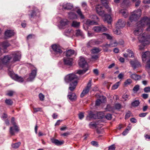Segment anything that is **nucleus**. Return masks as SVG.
<instances>
[{"instance_id": "1", "label": "nucleus", "mask_w": 150, "mask_h": 150, "mask_svg": "<svg viewBox=\"0 0 150 150\" xmlns=\"http://www.w3.org/2000/svg\"><path fill=\"white\" fill-rule=\"evenodd\" d=\"M146 25L148 26L146 29L147 31H150V18L144 17L137 23V28L134 32V34L138 35L142 33L143 32V27Z\"/></svg>"}, {"instance_id": "2", "label": "nucleus", "mask_w": 150, "mask_h": 150, "mask_svg": "<svg viewBox=\"0 0 150 150\" xmlns=\"http://www.w3.org/2000/svg\"><path fill=\"white\" fill-rule=\"evenodd\" d=\"M78 77L75 74H71L66 76L64 78L66 82L68 83L70 81H74L70 83L69 89L71 91H73L76 88L77 84V81Z\"/></svg>"}, {"instance_id": "3", "label": "nucleus", "mask_w": 150, "mask_h": 150, "mask_svg": "<svg viewBox=\"0 0 150 150\" xmlns=\"http://www.w3.org/2000/svg\"><path fill=\"white\" fill-rule=\"evenodd\" d=\"M139 42L141 44L139 45V49L142 50L144 49L146 45L150 43V35H148L146 33L140 35L138 37Z\"/></svg>"}, {"instance_id": "4", "label": "nucleus", "mask_w": 150, "mask_h": 150, "mask_svg": "<svg viewBox=\"0 0 150 150\" xmlns=\"http://www.w3.org/2000/svg\"><path fill=\"white\" fill-rule=\"evenodd\" d=\"M79 64L80 67L84 69L82 70H79L77 72V74L79 75L83 74L85 73L88 69V65L83 57H80V60L79 62Z\"/></svg>"}, {"instance_id": "5", "label": "nucleus", "mask_w": 150, "mask_h": 150, "mask_svg": "<svg viewBox=\"0 0 150 150\" xmlns=\"http://www.w3.org/2000/svg\"><path fill=\"white\" fill-rule=\"evenodd\" d=\"M125 24L126 22L123 19H119L116 24L115 26L117 29L114 31V33L117 35L120 34L121 32L120 30L117 29H119L124 27L125 25Z\"/></svg>"}, {"instance_id": "6", "label": "nucleus", "mask_w": 150, "mask_h": 150, "mask_svg": "<svg viewBox=\"0 0 150 150\" xmlns=\"http://www.w3.org/2000/svg\"><path fill=\"white\" fill-rule=\"evenodd\" d=\"M141 11L140 9H137L132 12L129 18V20L130 21L132 22L133 21L138 20L141 16Z\"/></svg>"}, {"instance_id": "7", "label": "nucleus", "mask_w": 150, "mask_h": 150, "mask_svg": "<svg viewBox=\"0 0 150 150\" xmlns=\"http://www.w3.org/2000/svg\"><path fill=\"white\" fill-rule=\"evenodd\" d=\"M142 58L144 62H145L147 59H149L146 62V68L148 69H150V52L149 51L145 52L142 55Z\"/></svg>"}, {"instance_id": "8", "label": "nucleus", "mask_w": 150, "mask_h": 150, "mask_svg": "<svg viewBox=\"0 0 150 150\" xmlns=\"http://www.w3.org/2000/svg\"><path fill=\"white\" fill-rule=\"evenodd\" d=\"M11 122L13 126L11 127L10 128L9 132L11 135H14L15 132H18L19 131L18 127L16 125V123L15 122V118L12 117L11 118Z\"/></svg>"}, {"instance_id": "9", "label": "nucleus", "mask_w": 150, "mask_h": 150, "mask_svg": "<svg viewBox=\"0 0 150 150\" xmlns=\"http://www.w3.org/2000/svg\"><path fill=\"white\" fill-rule=\"evenodd\" d=\"M52 47L53 51V54L56 56H59L62 52V50L60 47L56 45H52Z\"/></svg>"}, {"instance_id": "10", "label": "nucleus", "mask_w": 150, "mask_h": 150, "mask_svg": "<svg viewBox=\"0 0 150 150\" xmlns=\"http://www.w3.org/2000/svg\"><path fill=\"white\" fill-rule=\"evenodd\" d=\"M92 80H89L88 83H87L86 86L83 90V91L81 93L80 96L81 97H83L85 95L87 94L91 88V86Z\"/></svg>"}, {"instance_id": "11", "label": "nucleus", "mask_w": 150, "mask_h": 150, "mask_svg": "<svg viewBox=\"0 0 150 150\" xmlns=\"http://www.w3.org/2000/svg\"><path fill=\"white\" fill-rule=\"evenodd\" d=\"M93 30L95 32L99 33L100 32H105L107 30V29L103 25L100 26H95L93 28Z\"/></svg>"}, {"instance_id": "12", "label": "nucleus", "mask_w": 150, "mask_h": 150, "mask_svg": "<svg viewBox=\"0 0 150 150\" xmlns=\"http://www.w3.org/2000/svg\"><path fill=\"white\" fill-rule=\"evenodd\" d=\"M96 10L97 13L101 16H103L105 15V12L104 10V8L101 5H98L96 7Z\"/></svg>"}, {"instance_id": "13", "label": "nucleus", "mask_w": 150, "mask_h": 150, "mask_svg": "<svg viewBox=\"0 0 150 150\" xmlns=\"http://www.w3.org/2000/svg\"><path fill=\"white\" fill-rule=\"evenodd\" d=\"M100 114L102 113L99 112L97 114H96L93 113L92 111H90L88 113V115L87 116L86 119L87 120L90 121L91 119L92 118L96 119L99 118L98 115H100Z\"/></svg>"}, {"instance_id": "14", "label": "nucleus", "mask_w": 150, "mask_h": 150, "mask_svg": "<svg viewBox=\"0 0 150 150\" xmlns=\"http://www.w3.org/2000/svg\"><path fill=\"white\" fill-rule=\"evenodd\" d=\"M37 69L35 68V69L32 71L29 75V77L27 79L28 81H32L34 79L37 74Z\"/></svg>"}, {"instance_id": "15", "label": "nucleus", "mask_w": 150, "mask_h": 150, "mask_svg": "<svg viewBox=\"0 0 150 150\" xmlns=\"http://www.w3.org/2000/svg\"><path fill=\"white\" fill-rule=\"evenodd\" d=\"M14 33L13 31L7 30L4 33V38L7 39L9 38L14 35Z\"/></svg>"}, {"instance_id": "16", "label": "nucleus", "mask_w": 150, "mask_h": 150, "mask_svg": "<svg viewBox=\"0 0 150 150\" xmlns=\"http://www.w3.org/2000/svg\"><path fill=\"white\" fill-rule=\"evenodd\" d=\"M12 55L14 57L13 59V61L15 62L20 60L21 55V52L18 51L14 52L12 54Z\"/></svg>"}, {"instance_id": "17", "label": "nucleus", "mask_w": 150, "mask_h": 150, "mask_svg": "<svg viewBox=\"0 0 150 150\" xmlns=\"http://www.w3.org/2000/svg\"><path fill=\"white\" fill-rule=\"evenodd\" d=\"M31 12L30 14H29V18L30 19L34 18L37 16V14L38 13V10L36 8H34L33 10L31 11H29Z\"/></svg>"}, {"instance_id": "18", "label": "nucleus", "mask_w": 150, "mask_h": 150, "mask_svg": "<svg viewBox=\"0 0 150 150\" xmlns=\"http://www.w3.org/2000/svg\"><path fill=\"white\" fill-rule=\"evenodd\" d=\"M130 63L132 67L134 69H135L137 67L140 66V63L137 60L130 61Z\"/></svg>"}, {"instance_id": "19", "label": "nucleus", "mask_w": 150, "mask_h": 150, "mask_svg": "<svg viewBox=\"0 0 150 150\" xmlns=\"http://www.w3.org/2000/svg\"><path fill=\"white\" fill-rule=\"evenodd\" d=\"M12 57L10 55H6L2 59H1V60L2 64H6L8 63L11 59Z\"/></svg>"}, {"instance_id": "20", "label": "nucleus", "mask_w": 150, "mask_h": 150, "mask_svg": "<svg viewBox=\"0 0 150 150\" xmlns=\"http://www.w3.org/2000/svg\"><path fill=\"white\" fill-rule=\"evenodd\" d=\"M117 42L116 41L115 42H111L109 44H106L104 46V47L106 48V49L105 50V51H107L108 50V48L109 47H115L117 46Z\"/></svg>"}, {"instance_id": "21", "label": "nucleus", "mask_w": 150, "mask_h": 150, "mask_svg": "<svg viewBox=\"0 0 150 150\" xmlns=\"http://www.w3.org/2000/svg\"><path fill=\"white\" fill-rule=\"evenodd\" d=\"M101 2L109 12L111 11V9L108 5V2L107 0H101Z\"/></svg>"}, {"instance_id": "22", "label": "nucleus", "mask_w": 150, "mask_h": 150, "mask_svg": "<svg viewBox=\"0 0 150 150\" xmlns=\"http://www.w3.org/2000/svg\"><path fill=\"white\" fill-rule=\"evenodd\" d=\"M67 96L68 98L72 101L75 100L76 99V96L75 93H69Z\"/></svg>"}, {"instance_id": "23", "label": "nucleus", "mask_w": 150, "mask_h": 150, "mask_svg": "<svg viewBox=\"0 0 150 150\" xmlns=\"http://www.w3.org/2000/svg\"><path fill=\"white\" fill-rule=\"evenodd\" d=\"M12 78L15 80L19 82H23L24 81L23 79V78L19 76L17 74H13L12 75Z\"/></svg>"}, {"instance_id": "24", "label": "nucleus", "mask_w": 150, "mask_h": 150, "mask_svg": "<svg viewBox=\"0 0 150 150\" xmlns=\"http://www.w3.org/2000/svg\"><path fill=\"white\" fill-rule=\"evenodd\" d=\"M64 64L65 65H67L69 66H72V59H71L64 58L63 59Z\"/></svg>"}, {"instance_id": "25", "label": "nucleus", "mask_w": 150, "mask_h": 150, "mask_svg": "<svg viewBox=\"0 0 150 150\" xmlns=\"http://www.w3.org/2000/svg\"><path fill=\"white\" fill-rule=\"evenodd\" d=\"M130 77L135 81H137L140 80L141 79V76L136 74H133L131 75Z\"/></svg>"}, {"instance_id": "26", "label": "nucleus", "mask_w": 150, "mask_h": 150, "mask_svg": "<svg viewBox=\"0 0 150 150\" xmlns=\"http://www.w3.org/2000/svg\"><path fill=\"white\" fill-rule=\"evenodd\" d=\"M62 7L63 8L65 9L70 10L73 8V5L71 3H67L63 4Z\"/></svg>"}, {"instance_id": "27", "label": "nucleus", "mask_w": 150, "mask_h": 150, "mask_svg": "<svg viewBox=\"0 0 150 150\" xmlns=\"http://www.w3.org/2000/svg\"><path fill=\"white\" fill-rule=\"evenodd\" d=\"M98 44V41L95 39H93L90 40L87 43V45L88 47H92L93 46Z\"/></svg>"}, {"instance_id": "28", "label": "nucleus", "mask_w": 150, "mask_h": 150, "mask_svg": "<svg viewBox=\"0 0 150 150\" xmlns=\"http://www.w3.org/2000/svg\"><path fill=\"white\" fill-rule=\"evenodd\" d=\"M105 17L104 21H106L108 23H110L112 21V18L111 16L109 14H106L105 13L104 16H102Z\"/></svg>"}, {"instance_id": "29", "label": "nucleus", "mask_w": 150, "mask_h": 150, "mask_svg": "<svg viewBox=\"0 0 150 150\" xmlns=\"http://www.w3.org/2000/svg\"><path fill=\"white\" fill-rule=\"evenodd\" d=\"M51 141L52 143L54 144L57 146L61 145L64 143V141H59L57 139H52Z\"/></svg>"}, {"instance_id": "30", "label": "nucleus", "mask_w": 150, "mask_h": 150, "mask_svg": "<svg viewBox=\"0 0 150 150\" xmlns=\"http://www.w3.org/2000/svg\"><path fill=\"white\" fill-rule=\"evenodd\" d=\"M69 18L71 19H76L77 18V15L73 12H70L68 13Z\"/></svg>"}, {"instance_id": "31", "label": "nucleus", "mask_w": 150, "mask_h": 150, "mask_svg": "<svg viewBox=\"0 0 150 150\" xmlns=\"http://www.w3.org/2000/svg\"><path fill=\"white\" fill-rule=\"evenodd\" d=\"M74 52L75 51L73 50L70 49L66 51V56L68 57H69L73 55Z\"/></svg>"}, {"instance_id": "32", "label": "nucleus", "mask_w": 150, "mask_h": 150, "mask_svg": "<svg viewBox=\"0 0 150 150\" xmlns=\"http://www.w3.org/2000/svg\"><path fill=\"white\" fill-rule=\"evenodd\" d=\"M1 45L3 48L6 49L10 45V44L8 41H5L1 43Z\"/></svg>"}, {"instance_id": "33", "label": "nucleus", "mask_w": 150, "mask_h": 150, "mask_svg": "<svg viewBox=\"0 0 150 150\" xmlns=\"http://www.w3.org/2000/svg\"><path fill=\"white\" fill-rule=\"evenodd\" d=\"M101 50L98 48L94 47L93 49L91 50V51L92 54H97L100 52Z\"/></svg>"}, {"instance_id": "34", "label": "nucleus", "mask_w": 150, "mask_h": 150, "mask_svg": "<svg viewBox=\"0 0 150 150\" xmlns=\"http://www.w3.org/2000/svg\"><path fill=\"white\" fill-rule=\"evenodd\" d=\"M68 22V21L66 19H63L60 21L61 25L62 26H64L67 25Z\"/></svg>"}, {"instance_id": "35", "label": "nucleus", "mask_w": 150, "mask_h": 150, "mask_svg": "<svg viewBox=\"0 0 150 150\" xmlns=\"http://www.w3.org/2000/svg\"><path fill=\"white\" fill-rule=\"evenodd\" d=\"M86 23L89 25H97L98 24V23L95 21L92 20H91L89 19L87 20L86 21Z\"/></svg>"}, {"instance_id": "36", "label": "nucleus", "mask_w": 150, "mask_h": 150, "mask_svg": "<svg viewBox=\"0 0 150 150\" xmlns=\"http://www.w3.org/2000/svg\"><path fill=\"white\" fill-rule=\"evenodd\" d=\"M120 12L125 18H126L128 16V13L126 10L121 9L120 10Z\"/></svg>"}, {"instance_id": "37", "label": "nucleus", "mask_w": 150, "mask_h": 150, "mask_svg": "<svg viewBox=\"0 0 150 150\" xmlns=\"http://www.w3.org/2000/svg\"><path fill=\"white\" fill-rule=\"evenodd\" d=\"M105 109L106 111L113 112L114 110V108L111 106L110 105H107Z\"/></svg>"}, {"instance_id": "38", "label": "nucleus", "mask_w": 150, "mask_h": 150, "mask_svg": "<svg viewBox=\"0 0 150 150\" xmlns=\"http://www.w3.org/2000/svg\"><path fill=\"white\" fill-rule=\"evenodd\" d=\"M76 12L81 19H83L84 18V16L83 14L82 13L80 9H78L76 11Z\"/></svg>"}, {"instance_id": "39", "label": "nucleus", "mask_w": 150, "mask_h": 150, "mask_svg": "<svg viewBox=\"0 0 150 150\" xmlns=\"http://www.w3.org/2000/svg\"><path fill=\"white\" fill-rule=\"evenodd\" d=\"M21 142H19L17 143H13L11 145V146L14 149H17L19 147V146L21 145Z\"/></svg>"}, {"instance_id": "40", "label": "nucleus", "mask_w": 150, "mask_h": 150, "mask_svg": "<svg viewBox=\"0 0 150 150\" xmlns=\"http://www.w3.org/2000/svg\"><path fill=\"white\" fill-rule=\"evenodd\" d=\"M139 100H135L132 103L131 105L133 107H136L139 105Z\"/></svg>"}, {"instance_id": "41", "label": "nucleus", "mask_w": 150, "mask_h": 150, "mask_svg": "<svg viewBox=\"0 0 150 150\" xmlns=\"http://www.w3.org/2000/svg\"><path fill=\"white\" fill-rule=\"evenodd\" d=\"M5 103L7 105H11L13 103V102L12 100L11 99H6L5 100Z\"/></svg>"}, {"instance_id": "42", "label": "nucleus", "mask_w": 150, "mask_h": 150, "mask_svg": "<svg viewBox=\"0 0 150 150\" xmlns=\"http://www.w3.org/2000/svg\"><path fill=\"white\" fill-rule=\"evenodd\" d=\"M80 25V23L76 21H74L72 24V26L74 27L77 28Z\"/></svg>"}, {"instance_id": "43", "label": "nucleus", "mask_w": 150, "mask_h": 150, "mask_svg": "<svg viewBox=\"0 0 150 150\" xmlns=\"http://www.w3.org/2000/svg\"><path fill=\"white\" fill-rule=\"evenodd\" d=\"M90 18L95 21H99V18L97 16L95 15H91Z\"/></svg>"}, {"instance_id": "44", "label": "nucleus", "mask_w": 150, "mask_h": 150, "mask_svg": "<svg viewBox=\"0 0 150 150\" xmlns=\"http://www.w3.org/2000/svg\"><path fill=\"white\" fill-rule=\"evenodd\" d=\"M89 126L90 128H92L93 127L96 128L97 125L95 122H91L89 124Z\"/></svg>"}, {"instance_id": "45", "label": "nucleus", "mask_w": 150, "mask_h": 150, "mask_svg": "<svg viewBox=\"0 0 150 150\" xmlns=\"http://www.w3.org/2000/svg\"><path fill=\"white\" fill-rule=\"evenodd\" d=\"M120 83V81L117 82L116 83L114 84L112 87V88L113 90H115L118 87L119 84Z\"/></svg>"}, {"instance_id": "46", "label": "nucleus", "mask_w": 150, "mask_h": 150, "mask_svg": "<svg viewBox=\"0 0 150 150\" xmlns=\"http://www.w3.org/2000/svg\"><path fill=\"white\" fill-rule=\"evenodd\" d=\"M128 128H127L122 132V134L123 135L125 136L128 133L129 131L131 129V128L130 127H128Z\"/></svg>"}, {"instance_id": "47", "label": "nucleus", "mask_w": 150, "mask_h": 150, "mask_svg": "<svg viewBox=\"0 0 150 150\" xmlns=\"http://www.w3.org/2000/svg\"><path fill=\"white\" fill-rule=\"evenodd\" d=\"M132 82V80L130 79H127L124 83L125 86L129 85Z\"/></svg>"}, {"instance_id": "48", "label": "nucleus", "mask_w": 150, "mask_h": 150, "mask_svg": "<svg viewBox=\"0 0 150 150\" xmlns=\"http://www.w3.org/2000/svg\"><path fill=\"white\" fill-rule=\"evenodd\" d=\"M76 35L77 36H83V34L82 31L79 30H77Z\"/></svg>"}, {"instance_id": "49", "label": "nucleus", "mask_w": 150, "mask_h": 150, "mask_svg": "<svg viewBox=\"0 0 150 150\" xmlns=\"http://www.w3.org/2000/svg\"><path fill=\"white\" fill-rule=\"evenodd\" d=\"M121 105L120 103H116L115 105V109L117 110L120 109L121 107Z\"/></svg>"}, {"instance_id": "50", "label": "nucleus", "mask_w": 150, "mask_h": 150, "mask_svg": "<svg viewBox=\"0 0 150 150\" xmlns=\"http://www.w3.org/2000/svg\"><path fill=\"white\" fill-rule=\"evenodd\" d=\"M38 96L40 100L41 101L44 100L45 96H44L42 93H39Z\"/></svg>"}, {"instance_id": "51", "label": "nucleus", "mask_w": 150, "mask_h": 150, "mask_svg": "<svg viewBox=\"0 0 150 150\" xmlns=\"http://www.w3.org/2000/svg\"><path fill=\"white\" fill-rule=\"evenodd\" d=\"M103 35H104L109 40H111L112 38V37L110 36L109 34L106 33H103Z\"/></svg>"}, {"instance_id": "52", "label": "nucleus", "mask_w": 150, "mask_h": 150, "mask_svg": "<svg viewBox=\"0 0 150 150\" xmlns=\"http://www.w3.org/2000/svg\"><path fill=\"white\" fill-rule=\"evenodd\" d=\"M105 117L108 120H110L112 118V115L110 113L107 114L105 116Z\"/></svg>"}, {"instance_id": "53", "label": "nucleus", "mask_w": 150, "mask_h": 150, "mask_svg": "<svg viewBox=\"0 0 150 150\" xmlns=\"http://www.w3.org/2000/svg\"><path fill=\"white\" fill-rule=\"evenodd\" d=\"M139 89V85H137L135 86L133 88V90L134 91H137Z\"/></svg>"}, {"instance_id": "54", "label": "nucleus", "mask_w": 150, "mask_h": 150, "mask_svg": "<svg viewBox=\"0 0 150 150\" xmlns=\"http://www.w3.org/2000/svg\"><path fill=\"white\" fill-rule=\"evenodd\" d=\"M14 92L12 91H8V93L6 94V95L9 96H12Z\"/></svg>"}, {"instance_id": "55", "label": "nucleus", "mask_w": 150, "mask_h": 150, "mask_svg": "<svg viewBox=\"0 0 150 150\" xmlns=\"http://www.w3.org/2000/svg\"><path fill=\"white\" fill-rule=\"evenodd\" d=\"M79 118L80 120H82L84 117V113L82 112L78 114Z\"/></svg>"}, {"instance_id": "56", "label": "nucleus", "mask_w": 150, "mask_h": 150, "mask_svg": "<svg viewBox=\"0 0 150 150\" xmlns=\"http://www.w3.org/2000/svg\"><path fill=\"white\" fill-rule=\"evenodd\" d=\"M145 92L148 93L150 92V87L148 86L145 87L144 89Z\"/></svg>"}, {"instance_id": "57", "label": "nucleus", "mask_w": 150, "mask_h": 150, "mask_svg": "<svg viewBox=\"0 0 150 150\" xmlns=\"http://www.w3.org/2000/svg\"><path fill=\"white\" fill-rule=\"evenodd\" d=\"M82 6L84 10H86L87 9V6L86 3L84 2H82Z\"/></svg>"}, {"instance_id": "58", "label": "nucleus", "mask_w": 150, "mask_h": 150, "mask_svg": "<svg viewBox=\"0 0 150 150\" xmlns=\"http://www.w3.org/2000/svg\"><path fill=\"white\" fill-rule=\"evenodd\" d=\"M101 103L102 101L100 99H98L96 101V105L97 106H99Z\"/></svg>"}, {"instance_id": "59", "label": "nucleus", "mask_w": 150, "mask_h": 150, "mask_svg": "<svg viewBox=\"0 0 150 150\" xmlns=\"http://www.w3.org/2000/svg\"><path fill=\"white\" fill-rule=\"evenodd\" d=\"M131 114V112L130 111H128L126 114L125 116V119H127L130 116V115Z\"/></svg>"}, {"instance_id": "60", "label": "nucleus", "mask_w": 150, "mask_h": 150, "mask_svg": "<svg viewBox=\"0 0 150 150\" xmlns=\"http://www.w3.org/2000/svg\"><path fill=\"white\" fill-rule=\"evenodd\" d=\"M147 112L142 113L139 114V116L141 117H144L147 115Z\"/></svg>"}, {"instance_id": "61", "label": "nucleus", "mask_w": 150, "mask_h": 150, "mask_svg": "<svg viewBox=\"0 0 150 150\" xmlns=\"http://www.w3.org/2000/svg\"><path fill=\"white\" fill-rule=\"evenodd\" d=\"M33 110L35 112H36L38 111H40L42 109L41 108H33Z\"/></svg>"}, {"instance_id": "62", "label": "nucleus", "mask_w": 150, "mask_h": 150, "mask_svg": "<svg viewBox=\"0 0 150 150\" xmlns=\"http://www.w3.org/2000/svg\"><path fill=\"white\" fill-rule=\"evenodd\" d=\"M124 76V74L123 73H121L118 76V77L119 79H122Z\"/></svg>"}, {"instance_id": "63", "label": "nucleus", "mask_w": 150, "mask_h": 150, "mask_svg": "<svg viewBox=\"0 0 150 150\" xmlns=\"http://www.w3.org/2000/svg\"><path fill=\"white\" fill-rule=\"evenodd\" d=\"M91 143L92 145L96 146H98V144L97 142L94 141H92L91 142Z\"/></svg>"}, {"instance_id": "64", "label": "nucleus", "mask_w": 150, "mask_h": 150, "mask_svg": "<svg viewBox=\"0 0 150 150\" xmlns=\"http://www.w3.org/2000/svg\"><path fill=\"white\" fill-rule=\"evenodd\" d=\"M115 146L114 145H112L109 147L108 150H115Z\"/></svg>"}]
</instances>
